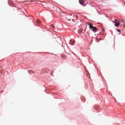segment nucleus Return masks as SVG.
<instances>
[{
	"label": "nucleus",
	"instance_id": "2",
	"mask_svg": "<svg viewBox=\"0 0 125 125\" xmlns=\"http://www.w3.org/2000/svg\"><path fill=\"white\" fill-rule=\"evenodd\" d=\"M75 43V41L73 40L72 41L71 40H70L69 42V43L70 44L73 45L74 44V43Z\"/></svg>",
	"mask_w": 125,
	"mask_h": 125
},
{
	"label": "nucleus",
	"instance_id": "7",
	"mask_svg": "<svg viewBox=\"0 0 125 125\" xmlns=\"http://www.w3.org/2000/svg\"><path fill=\"white\" fill-rule=\"evenodd\" d=\"M121 22H123V23L125 22V20L123 19H121Z\"/></svg>",
	"mask_w": 125,
	"mask_h": 125
},
{
	"label": "nucleus",
	"instance_id": "1",
	"mask_svg": "<svg viewBox=\"0 0 125 125\" xmlns=\"http://www.w3.org/2000/svg\"><path fill=\"white\" fill-rule=\"evenodd\" d=\"M89 27L91 30H92L94 32L97 31V28L95 27H94L93 25H91L89 24Z\"/></svg>",
	"mask_w": 125,
	"mask_h": 125
},
{
	"label": "nucleus",
	"instance_id": "6",
	"mask_svg": "<svg viewBox=\"0 0 125 125\" xmlns=\"http://www.w3.org/2000/svg\"><path fill=\"white\" fill-rule=\"evenodd\" d=\"M120 23H118L117 22H115V25L117 26H118L119 25Z\"/></svg>",
	"mask_w": 125,
	"mask_h": 125
},
{
	"label": "nucleus",
	"instance_id": "3",
	"mask_svg": "<svg viewBox=\"0 0 125 125\" xmlns=\"http://www.w3.org/2000/svg\"><path fill=\"white\" fill-rule=\"evenodd\" d=\"M79 3L82 5H83L84 4V1L83 0H79Z\"/></svg>",
	"mask_w": 125,
	"mask_h": 125
},
{
	"label": "nucleus",
	"instance_id": "10",
	"mask_svg": "<svg viewBox=\"0 0 125 125\" xmlns=\"http://www.w3.org/2000/svg\"><path fill=\"white\" fill-rule=\"evenodd\" d=\"M61 56L62 57V56H64V55L63 54H61Z\"/></svg>",
	"mask_w": 125,
	"mask_h": 125
},
{
	"label": "nucleus",
	"instance_id": "11",
	"mask_svg": "<svg viewBox=\"0 0 125 125\" xmlns=\"http://www.w3.org/2000/svg\"><path fill=\"white\" fill-rule=\"evenodd\" d=\"M115 21L116 22H117V20L116 19H115Z\"/></svg>",
	"mask_w": 125,
	"mask_h": 125
},
{
	"label": "nucleus",
	"instance_id": "4",
	"mask_svg": "<svg viewBox=\"0 0 125 125\" xmlns=\"http://www.w3.org/2000/svg\"><path fill=\"white\" fill-rule=\"evenodd\" d=\"M8 3L10 6H12V1L10 0H9L8 1Z\"/></svg>",
	"mask_w": 125,
	"mask_h": 125
},
{
	"label": "nucleus",
	"instance_id": "5",
	"mask_svg": "<svg viewBox=\"0 0 125 125\" xmlns=\"http://www.w3.org/2000/svg\"><path fill=\"white\" fill-rule=\"evenodd\" d=\"M36 22H37V24H40V23H41V22L39 20H36Z\"/></svg>",
	"mask_w": 125,
	"mask_h": 125
},
{
	"label": "nucleus",
	"instance_id": "13",
	"mask_svg": "<svg viewBox=\"0 0 125 125\" xmlns=\"http://www.w3.org/2000/svg\"><path fill=\"white\" fill-rule=\"evenodd\" d=\"M124 4L125 5V3H124Z\"/></svg>",
	"mask_w": 125,
	"mask_h": 125
},
{
	"label": "nucleus",
	"instance_id": "9",
	"mask_svg": "<svg viewBox=\"0 0 125 125\" xmlns=\"http://www.w3.org/2000/svg\"><path fill=\"white\" fill-rule=\"evenodd\" d=\"M117 31H118L119 32H120V31L119 30L117 29Z\"/></svg>",
	"mask_w": 125,
	"mask_h": 125
},
{
	"label": "nucleus",
	"instance_id": "12",
	"mask_svg": "<svg viewBox=\"0 0 125 125\" xmlns=\"http://www.w3.org/2000/svg\"><path fill=\"white\" fill-rule=\"evenodd\" d=\"M124 27L125 28V24L124 25Z\"/></svg>",
	"mask_w": 125,
	"mask_h": 125
},
{
	"label": "nucleus",
	"instance_id": "8",
	"mask_svg": "<svg viewBox=\"0 0 125 125\" xmlns=\"http://www.w3.org/2000/svg\"><path fill=\"white\" fill-rule=\"evenodd\" d=\"M51 26L53 28L54 27V25L53 24H51Z\"/></svg>",
	"mask_w": 125,
	"mask_h": 125
}]
</instances>
